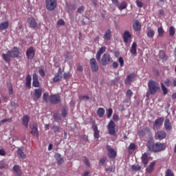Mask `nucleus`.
<instances>
[{
  "mask_svg": "<svg viewBox=\"0 0 176 176\" xmlns=\"http://www.w3.org/2000/svg\"><path fill=\"white\" fill-rule=\"evenodd\" d=\"M129 149H132L133 151H134V149H135V144L131 143L129 146Z\"/></svg>",
  "mask_w": 176,
  "mask_h": 176,
  "instance_id": "61",
  "label": "nucleus"
},
{
  "mask_svg": "<svg viewBox=\"0 0 176 176\" xmlns=\"http://www.w3.org/2000/svg\"><path fill=\"white\" fill-rule=\"evenodd\" d=\"M161 88L163 91L164 96H166L167 93H168V89L166 87V85L163 82L161 83Z\"/></svg>",
  "mask_w": 176,
  "mask_h": 176,
  "instance_id": "36",
  "label": "nucleus"
},
{
  "mask_svg": "<svg viewBox=\"0 0 176 176\" xmlns=\"http://www.w3.org/2000/svg\"><path fill=\"white\" fill-rule=\"evenodd\" d=\"M164 83H165L166 86H167V87H170V80L168 78H166L164 80Z\"/></svg>",
  "mask_w": 176,
  "mask_h": 176,
  "instance_id": "63",
  "label": "nucleus"
},
{
  "mask_svg": "<svg viewBox=\"0 0 176 176\" xmlns=\"http://www.w3.org/2000/svg\"><path fill=\"white\" fill-rule=\"evenodd\" d=\"M89 65L92 72H97L99 69L98 63L96 58H92L89 60Z\"/></svg>",
  "mask_w": 176,
  "mask_h": 176,
  "instance_id": "6",
  "label": "nucleus"
},
{
  "mask_svg": "<svg viewBox=\"0 0 176 176\" xmlns=\"http://www.w3.org/2000/svg\"><path fill=\"white\" fill-rule=\"evenodd\" d=\"M147 36L148 38H153V36H155V31L152 30H148L147 32Z\"/></svg>",
  "mask_w": 176,
  "mask_h": 176,
  "instance_id": "45",
  "label": "nucleus"
},
{
  "mask_svg": "<svg viewBox=\"0 0 176 176\" xmlns=\"http://www.w3.org/2000/svg\"><path fill=\"white\" fill-rule=\"evenodd\" d=\"M8 53H10L12 58H17L19 54H20V51L19 50V47H14L12 50H8Z\"/></svg>",
  "mask_w": 176,
  "mask_h": 176,
  "instance_id": "11",
  "label": "nucleus"
},
{
  "mask_svg": "<svg viewBox=\"0 0 176 176\" xmlns=\"http://www.w3.org/2000/svg\"><path fill=\"white\" fill-rule=\"evenodd\" d=\"M164 128L166 131H170L173 129V124L170 122V119L166 118L164 121Z\"/></svg>",
  "mask_w": 176,
  "mask_h": 176,
  "instance_id": "19",
  "label": "nucleus"
},
{
  "mask_svg": "<svg viewBox=\"0 0 176 176\" xmlns=\"http://www.w3.org/2000/svg\"><path fill=\"white\" fill-rule=\"evenodd\" d=\"M106 50H107V47L105 46H103L100 48V50L97 52V54L96 56L97 61H100V60H101V55L103 53H105Z\"/></svg>",
  "mask_w": 176,
  "mask_h": 176,
  "instance_id": "17",
  "label": "nucleus"
},
{
  "mask_svg": "<svg viewBox=\"0 0 176 176\" xmlns=\"http://www.w3.org/2000/svg\"><path fill=\"white\" fill-rule=\"evenodd\" d=\"M112 3H113L114 6H119V0H111Z\"/></svg>",
  "mask_w": 176,
  "mask_h": 176,
  "instance_id": "62",
  "label": "nucleus"
},
{
  "mask_svg": "<svg viewBox=\"0 0 176 176\" xmlns=\"http://www.w3.org/2000/svg\"><path fill=\"white\" fill-rule=\"evenodd\" d=\"M113 120H114V122H118V120H119V115L113 114Z\"/></svg>",
  "mask_w": 176,
  "mask_h": 176,
  "instance_id": "59",
  "label": "nucleus"
},
{
  "mask_svg": "<svg viewBox=\"0 0 176 176\" xmlns=\"http://www.w3.org/2000/svg\"><path fill=\"white\" fill-rule=\"evenodd\" d=\"M158 36H163L164 35V30H163V27H160L157 28Z\"/></svg>",
  "mask_w": 176,
  "mask_h": 176,
  "instance_id": "38",
  "label": "nucleus"
},
{
  "mask_svg": "<svg viewBox=\"0 0 176 176\" xmlns=\"http://www.w3.org/2000/svg\"><path fill=\"white\" fill-rule=\"evenodd\" d=\"M118 9L120 10H123L124 9H126L127 8V3L126 1H122L120 6H118Z\"/></svg>",
  "mask_w": 176,
  "mask_h": 176,
  "instance_id": "35",
  "label": "nucleus"
},
{
  "mask_svg": "<svg viewBox=\"0 0 176 176\" xmlns=\"http://www.w3.org/2000/svg\"><path fill=\"white\" fill-rule=\"evenodd\" d=\"M107 151H108L107 155L109 157V159H115L117 156V153L115 151V150L112 148H111V146L107 145L106 146Z\"/></svg>",
  "mask_w": 176,
  "mask_h": 176,
  "instance_id": "9",
  "label": "nucleus"
},
{
  "mask_svg": "<svg viewBox=\"0 0 176 176\" xmlns=\"http://www.w3.org/2000/svg\"><path fill=\"white\" fill-rule=\"evenodd\" d=\"M92 130L94 131V138H96V140H98V138H100V131L98 130V126H97L96 123L93 124Z\"/></svg>",
  "mask_w": 176,
  "mask_h": 176,
  "instance_id": "16",
  "label": "nucleus"
},
{
  "mask_svg": "<svg viewBox=\"0 0 176 176\" xmlns=\"http://www.w3.org/2000/svg\"><path fill=\"white\" fill-rule=\"evenodd\" d=\"M118 62L120 63V67H123V66L124 65V60L123 59V57L120 56L118 58Z\"/></svg>",
  "mask_w": 176,
  "mask_h": 176,
  "instance_id": "46",
  "label": "nucleus"
},
{
  "mask_svg": "<svg viewBox=\"0 0 176 176\" xmlns=\"http://www.w3.org/2000/svg\"><path fill=\"white\" fill-rule=\"evenodd\" d=\"M115 170H116V168L113 166H111V167L106 168L107 173H115Z\"/></svg>",
  "mask_w": 176,
  "mask_h": 176,
  "instance_id": "47",
  "label": "nucleus"
},
{
  "mask_svg": "<svg viewBox=\"0 0 176 176\" xmlns=\"http://www.w3.org/2000/svg\"><path fill=\"white\" fill-rule=\"evenodd\" d=\"M4 167H5V162L1 161L0 162V170L3 169Z\"/></svg>",
  "mask_w": 176,
  "mask_h": 176,
  "instance_id": "64",
  "label": "nucleus"
},
{
  "mask_svg": "<svg viewBox=\"0 0 176 176\" xmlns=\"http://www.w3.org/2000/svg\"><path fill=\"white\" fill-rule=\"evenodd\" d=\"M163 120H164V118L162 117L155 120L153 124V130H159V129H160V127H162L163 125Z\"/></svg>",
  "mask_w": 176,
  "mask_h": 176,
  "instance_id": "10",
  "label": "nucleus"
},
{
  "mask_svg": "<svg viewBox=\"0 0 176 176\" xmlns=\"http://www.w3.org/2000/svg\"><path fill=\"white\" fill-rule=\"evenodd\" d=\"M111 60H112V58H111V55H109V54H104L101 58L102 65H108V64L111 63Z\"/></svg>",
  "mask_w": 176,
  "mask_h": 176,
  "instance_id": "7",
  "label": "nucleus"
},
{
  "mask_svg": "<svg viewBox=\"0 0 176 176\" xmlns=\"http://www.w3.org/2000/svg\"><path fill=\"white\" fill-rule=\"evenodd\" d=\"M57 25H65V21H64V19H59L57 22Z\"/></svg>",
  "mask_w": 176,
  "mask_h": 176,
  "instance_id": "52",
  "label": "nucleus"
},
{
  "mask_svg": "<svg viewBox=\"0 0 176 176\" xmlns=\"http://www.w3.org/2000/svg\"><path fill=\"white\" fill-rule=\"evenodd\" d=\"M112 113H113V110L112 109H109L107 110V119L111 118V116H112Z\"/></svg>",
  "mask_w": 176,
  "mask_h": 176,
  "instance_id": "48",
  "label": "nucleus"
},
{
  "mask_svg": "<svg viewBox=\"0 0 176 176\" xmlns=\"http://www.w3.org/2000/svg\"><path fill=\"white\" fill-rule=\"evenodd\" d=\"M32 135L33 137H39V133L38 132L37 126H33L32 128Z\"/></svg>",
  "mask_w": 176,
  "mask_h": 176,
  "instance_id": "33",
  "label": "nucleus"
},
{
  "mask_svg": "<svg viewBox=\"0 0 176 176\" xmlns=\"http://www.w3.org/2000/svg\"><path fill=\"white\" fill-rule=\"evenodd\" d=\"M26 57H28V60H32V58L35 57V50H34V47L28 48L26 51Z\"/></svg>",
  "mask_w": 176,
  "mask_h": 176,
  "instance_id": "12",
  "label": "nucleus"
},
{
  "mask_svg": "<svg viewBox=\"0 0 176 176\" xmlns=\"http://www.w3.org/2000/svg\"><path fill=\"white\" fill-rule=\"evenodd\" d=\"M126 97H129V98H131V97H133V91H131V89H128L126 91Z\"/></svg>",
  "mask_w": 176,
  "mask_h": 176,
  "instance_id": "49",
  "label": "nucleus"
},
{
  "mask_svg": "<svg viewBox=\"0 0 176 176\" xmlns=\"http://www.w3.org/2000/svg\"><path fill=\"white\" fill-rule=\"evenodd\" d=\"M84 163L85 165H87V167L90 166V162L89 161V159H87V157H85Z\"/></svg>",
  "mask_w": 176,
  "mask_h": 176,
  "instance_id": "58",
  "label": "nucleus"
},
{
  "mask_svg": "<svg viewBox=\"0 0 176 176\" xmlns=\"http://www.w3.org/2000/svg\"><path fill=\"white\" fill-rule=\"evenodd\" d=\"M71 76H72V75L69 73H64L63 74V78L65 80L68 79L69 78H71Z\"/></svg>",
  "mask_w": 176,
  "mask_h": 176,
  "instance_id": "57",
  "label": "nucleus"
},
{
  "mask_svg": "<svg viewBox=\"0 0 176 176\" xmlns=\"http://www.w3.org/2000/svg\"><path fill=\"white\" fill-rule=\"evenodd\" d=\"M160 58L162 60H167L168 58V56L164 53V52L162 51L160 52Z\"/></svg>",
  "mask_w": 176,
  "mask_h": 176,
  "instance_id": "37",
  "label": "nucleus"
},
{
  "mask_svg": "<svg viewBox=\"0 0 176 176\" xmlns=\"http://www.w3.org/2000/svg\"><path fill=\"white\" fill-rule=\"evenodd\" d=\"M148 87L149 90L150 94H155L156 91L160 89L159 87V84L156 82V81L150 80L148 83Z\"/></svg>",
  "mask_w": 176,
  "mask_h": 176,
  "instance_id": "2",
  "label": "nucleus"
},
{
  "mask_svg": "<svg viewBox=\"0 0 176 176\" xmlns=\"http://www.w3.org/2000/svg\"><path fill=\"white\" fill-rule=\"evenodd\" d=\"M54 157H55L56 160L57 161V164L58 166H61V164L63 163H64V158H63V157H61V154H60L58 153H56L54 155Z\"/></svg>",
  "mask_w": 176,
  "mask_h": 176,
  "instance_id": "20",
  "label": "nucleus"
},
{
  "mask_svg": "<svg viewBox=\"0 0 176 176\" xmlns=\"http://www.w3.org/2000/svg\"><path fill=\"white\" fill-rule=\"evenodd\" d=\"M155 166H156V162L153 161L146 168V172H147L148 174L153 173V170H155Z\"/></svg>",
  "mask_w": 176,
  "mask_h": 176,
  "instance_id": "22",
  "label": "nucleus"
},
{
  "mask_svg": "<svg viewBox=\"0 0 176 176\" xmlns=\"http://www.w3.org/2000/svg\"><path fill=\"white\" fill-rule=\"evenodd\" d=\"M80 101H89L90 100V98L89 96H81L79 97Z\"/></svg>",
  "mask_w": 176,
  "mask_h": 176,
  "instance_id": "42",
  "label": "nucleus"
},
{
  "mask_svg": "<svg viewBox=\"0 0 176 176\" xmlns=\"http://www.w3.org/2000/svg\"><path fill=\"white\" fill-rule=\"evenodd\" d=\"M61 114L63 118H67V109L63 107L62 109Z\"/></svg>",
  "mask_w": 176,
  "mask_h": 176,
  "instance_id": "51",
  "label": "nucleus"
},
{
  "mask_svg": "<svg viewBox=\"0 0 176 176\" xmlns=\"http://www.w3.org/2000/svg\"><path fill=\"white\" fill-rule=\"evenodd\" d=\"M9 28V21H6L0 24V30L1 31H3L5 30H8Z\"/></svg>",
  "mask_w": 176,
  "mask_h": 176,
  "instance_id": "29",
  "label": "nucleus"
},
{
  "mask_svg": "<svg viewBox=\"0 0 176 176\" xmlns=\"http://www.w3.org/2000/svg\"><path fill=\"white\" fill-rule=\"evenodd\" d=\"M48 101L50 104H54V105L60 104L61 102V96L58 94L50 95L48 97Z\"/></svg>",
  "mask_w": 176,
  "mask_h": 176,
  "instance_id": "3",
  "label": "nucleus"
},
{
  "mask_svg": "<svg viewBox=\"0 0 176 176\" xmlns=\"http://www.w3.org/2000/svg\"><path fill=\"white\" fill-rule=\"evenodd\" d=\"M131 169L133 171H140L141 170V166L139 164H134L131 166Z\"/></svg>",
  "mask_w": 176,
  "mask_h": 176,
  "instance_id": "39",
  "label": "nucleus"
},
{
  "mask_svg": "<svg viewBox=\"0 0 176 176\" xmlns=\"http://www.w3.org/2000/svg\"><path fill=\"white\" fill-rule=\"evenodd\" d=\"M53 130L54 133H60V126H53Z\"/></svg>",
  "mask_w": 176,
  "mask_h": 176,
  "instance_id": "53",
  "label": "nucleus"
},
{
  "mask_svg": "<svg viewBox=\"0 0 176 176\" xmlns=\"http://www.w3.org/2000/svg\"><path fill=\"white\" fill-rule=\"evenodd\" d=\"M96 113L99 118H103L104 115H105V109L102 107H100L98 109Z\"/></svg>",
  "mask_w": 176,
  "mask_h": 176,
  "instance_id": "30",
  "label": "nucleus"
},
{
  "mask_svg": "<svg viewBox=\"0 0 176 176\" xmlns=\"http://www.w3.org/2000/svg\"><path fill=\"white\" fill-rule=\"evenodd\" d=\"M107 162V157H102L99 161V164H101L102 166L104 164V163Z\"/></svg>",
  "mask_w": 176,
  "mask_h": 176,
  "instance_id": "50",
  "label": "nucleus"
},
{
  "mask_svg": "<svg viewBox=\"0 0 176 176\" xmlns=\"http://www.w3.org/2000/svg\"><path fill=\"white\" fill-rule=\"evenodd\" d=\"M136 5H137L138 8H143L144 3H142V1H140L138 0H136Z\"/></svg>",
  "mask_w": 176,
  "mask_h": 176,
  "instance_id": "55",
  "label": "nucleus"
},
{
  "mask_svg": "<svg viewBox=\"0 0 176 176\" xmlns=\"http://www.w3.org/2000/svg\"><path fill=\"white\" fill-rule=\"evenodd\" d=\"M122 38L124 43H129V42H130L131 40V34H130L129 30H126L122 34Z\"/></svg>",
  "mask_w": 176,
  "mask_h": 176,
  "instance_id": "14",
  "label": "nucleus"
},
{
  "mask_svg": "<svg viewBox=\"0 0 176 176\" xmlns=\"http://www.w3.org/2000/svg\"><path fill=\"white\" fill-rule=\"evenodd\" d=\"M38 79V74H36V73H34L33 74V81H32L33 87H39L40 83Z\"/></svg>",
  "mask_w": 176,
  "mask_h": 176,
  "instance_id": "21",
  "label": "nucleus"
},
{
  "mask_svg": "<svg viewBox=\"0 0 176 176\" xmlns=\"http://www.w3.org/2000/svg\"><path fill=\"white\" fill-rule=\"evenodd\" d=\"M130 52H131V54H137V43H135V42L133 43L131 50H130Z\"/></svg>",
  "mask_w": 176,
  "mask_h": 176,
  "instance_id": "32",
  "label": "nucleus"
},
{
  "mask_svg": "<svg viewBox=\"0 0 176 176\" xmlns=\"http://www.w3.org/2000/svg\"><path fill=\"white\" fill-rule=\"evenodd\" d=\"M45 6L47 10H54L57 8V0H45Z\"/></svg>",
  "mask_w": 176,
  "mask_h": 176,
  "instance_id": "4",
  "label": "nucleus"
},
{
  "mask_svg": "<svg viewBox=\"0 0 176 176\" xmlns=\"http://www.w3.org/2000/svg\"><path fill=\"white\" fill-rule=\"evenodd\" d=\"M165 176H174V173L171 169H167L165 172Z\"/></svg>",
  "mask_w": 176,
  "mask_h": 176,
  "instance_id": "44",
  "label": "nucleus"
},
{
  "mask_svg": "<svg viewBox=\"0 0 176 176\" xmlns=\"http://www.w3.org/2000/svg\"><path fill=\"white\" fill-rule=\"evenodd\" d=\"M166 137H167V133H166V131L160 130V131H155L154 138L155 140H158L159 141H162V140H164Z\"/></svg>",
  "mask_w": 176,
  "mask_h": 176,
  "instance_id": "5",
  "label": "nucleus"
},
{
  "mask_svg": "<svg viewBox=\"0 0 176 176\" xmlns=\"http://www.w3.org/2000/svg\"><path fill=\"white\" fill-rule=\"evenodd\" d=\"M38 74L43 78V76H45V75H46L45 73V70H43V69H38Z\"/></svg>",
  "mask_w": 176,
  "mask_h": 176,
  "instance_id": "54",
  "label": "nucleus"
},
{
  "mask_svg": "<svg viewBox=\"0 0 176 176\" xmlns=\"http://www.w3.org/2000/svg\"><path fill=\"white\" fill-rule=\"evenodd\" d=\"M6 122H12V118L3 119L0 122V123H1V124H3Z\"/></svg>",
  "mask_w": 176,
  "mask_h": 176,
  "instance_id": "60",
  "label": "nucleus"
},
{
  "mask_svg": "<svg viewBox=\"0 0 176 176\" xmlns=\"http://www.w3.org/2000/svg\"><path fill=\"white\" fill-rule=\"evenodd\" d=\"M133 28L134 31L136 32L141 30V23H140V21H138V20H136L133 22Z\"/></svg>",
  "mask_w": 176,
  "mask_h": 176,
  "instance_id": "28",
  "label": "nucleus"
},
{
  "mask_svg": "<svg viewBox=\"0 0 176 176\" xmlns=\"http://www.w3.org/2000/svg\"><path fill=\"white\" fill-rule=\"evenodd\" d=\"M135 76H137V75L134 72L128 75L124 80L125 85H131V82H134Z\"/></svg>",
  "mask_w": 176,
  "mask_h": 176,
  "instance_id": "13",
  "label": "nucleus"
},
{
  "mask_svg": "<svg viewBox=\"0 0 176 176\" xmlns=\"http://www.w3.org/2000/svg\"><path fill=\"white\" fill-rule=\"evenodd\" d=\"M115 127H116V124H115L113 120H110L107 125L109 134H110V135H114V134L116 133V131H115Z\"/></svg>",
  "mask_w": 176,
  "mask_h": 176,
  "instance_id": "8",
  "label": "nucleus"
},
{
  "mask_svg": "<svg viewBox=\"0 0 176 176\" xmlns=\"http://www.w3.org/2000/svg\"><path fill=\"white\" fill-rule=\"evenodd\" d=\"M78 13H80V14H82V13H83V12H85V6H81L78 9Z\"/></svg>",
  "mask_w": 176,
  "mask_h": 176,
  "instance_id": "56",
  "label": "nucleus"
},
{
  "mask_svg": "<svg viewBox=\"0 0 176 176\" xmlns=\"http://www.w3.org/2000/svg\"><path fill=\"white\" fill-rule=\"evenodd\" d=\"M32 80V78L31 77V75L28 74L26 76V82H25V86L28 89H31V81Z\"/></svg>",
  "mask_w": 176,
  "mask_h": 176,
  "instance_id": "31",
  "label": "nucleus"
},
{
  "mask_svg": "<svg viewBox=\"0 0 176 176\" xmlns=\"http://www.w3.org/2000/svg\"><path fill=\"white\" fill-rule=\"evenodd\" d=\"M17 155L20 156L21 159H25L27 157V155L24 153L23 150L21 148H19L16 152Z\"/></svg>",
  "mask_w": 176,
  "mask_h": 176,
  "instance_id": "34",
  "label": "nucleus"
},
{
  "mask_svg": "<svg viewBox=\"0 0 176 176\" xmlns=\"http://www.w3.org/2000/svg\"><path fill=\"white\" fill-rule=\"evenodd\" d=\"M175 34V28L174 26H170L169 28V35L170 36H174Z\"/></svg>",
  "mask_w": 176,
  "mask_h": 176,
  "instance_id": "40",
  "label": "nucleus"
},
{
  "mask_svg": "<svg viewBox=\"0 0 176 176\" xmlns=\"http://www.w3.org/2000/svg\"><path fill=\"white\" fill-rule=\"evenodd\" d=\"M111 38H112V32L111 30H107L104 34V41H111Z\"/></svg>",
  "mask_w": 176,
  "mask_h": 176,
  "instance_id": "26",
  "label": "nucleus"
},
{
  "mask_svg": "<svg viewBox=\"0 0 176 176\" xmlns=\"http://www.w3.org/2000/svg\"><path fill=\"white\" fill-rule=\"evenodd\" d=\"M148 151L150 152H153L154 153H157V152H162V151H164L166 148V144L157 142L155 143L152 140L148 141L147 144Z\"/></svg>",
  "mask_w": 176,
  "mask_h": 176,
  "instance_id": "1",
  "label": "nucleus"
},
{
  "mask_svg": "<svg viewBox=\"0 0 176 176\" xmlns=\"http://www.w3.org/2000/svg\"><path fill=\"white\" fill-rule=\"evenodd\" d=\"M12 170L16 176H21L23 174L21 172V168H20V166L19 165H14Z\"/></svg>",
  "mask_w": 176,
  "mask_h": 176,
  "instance_id": "23",
  "label": "nucleus"
},
{
  "mask_svg": "<svg viewBox=\"0 0 176 176\" xmlns=\"http://www.w3.org/2000/svg\"><path fill=\"white\" fill-rule=\"evenodd\" d=\"M47 98H49V93H44L43 95V100L44 102H49V100Z\"/></svg>",
  "mask_w": 176,
  "mask_h": 176,
  "instance_id": "43",
  "label": "nucleus"
},
{
  "mask_svg": "<svg viewBox=\"0 0 176 176\" xmlns=\"http://www.w3.org/2000/svg\"><path fill=\"white\" fill-rule=\"evenodd\" d=\"M61 79H63V76L57 74L54 77L53 82H58L59 80H61Z\"/></svg>",
  "mask_w": 176,
  "mask_h": 176,
  "instance_id": "41",
  "label": "nucleus"
},
{
  "mask_svg": "<svg viewBox=\"0 0 176 176\" xmlns=\"http://www.w3.org/2000/svg\"><path fill=\"white\" fill-rule=\"evenodd\" d=\"M28 23L30 25V28H38V22H36L34 17L28 18Z\"/></svg>",
  "mask_w": 176,
  "mask_h": 176,
  "instance_id": "15",
  "label": "nucleus"
},
{
  "mask_svg": "<svg viewBox=\"0 0 176 176\" xmlns=\"http://www.w3.org/2000/svg\"><path fill=\"white\" fill-rule=\"evenodd\" d=\"M42 97V89H34V100H39Z\"/></svg>",
  "mask_w": 176,
  "mask_h": 176,
  "instance_id": "25",
  "label": "nucleus"
},
{
  "mask_svg": "<svg viewBox=\"0 0 176 176\" xmlns=\"http://www.w3.org/2000/svg\"><path fill=\"white\" fill-rule=\"evenodd\" d=\"M2 58L4 60V61H6V63H8V64H9L12 60L11 59L12 55H10V53H9V51H8L6 54H2Z\"/></svg>",
  "mask_w": 176,
  "mask_h": 176,
  "instance_id": "24",
  "label": "nucleus"
},
{
  "mask_svg": "<svg viewBox=\"0 0 176 176\" xmlns=\"http://www.w3.org/2000/svg\"><path fill=\"white\" fill-rule=\"evenodd\" d=\"M141 160L144 166H146L148 163H149V157L148 155V153H144L142 155Z\"/></svg>",
  "mask_w": 176,
  "mask_h": 176,
  "instance_id": "18",
  "label": "nucleus"
},
{
  "mask_svg": "<svg viewBox=\"0 0 176 176\" xmlns=\"http://www.w3.org/2000/svg\"><path fill=\"white\" fill-rule=\"evenodd\" d=\"M22 123L26 129H28V123H30V116L25 115L22 119Z\"/></svg>",
  "mask_w": 176,
  "mask_h": 176,
  "instance_id": "27",
  "label": "nucleus"
}]
</instances>
